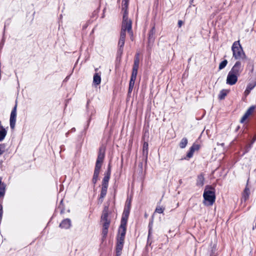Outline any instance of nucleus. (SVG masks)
<instances>
[{
    "label": "nucleus",
    "mask_w": 256,
    "mask_h": 256,
    "mask_svg": "<svg viewBox=\"0 0 256 256\" xmlns=\"http://www.w3.org/2000/svg\"><path fill=\"white\" fill-rule=\"evenodd\" d=\"M256 140V136H255L253 138L251 144H252L255 142Z\"/></svg>",
    "instance_id": "37998d69"
},
{
    "label": "nucleus",
    "mask_w": 256,
    "mask_h": 256,
    "mask_svg": "<svg viewBox=\"0 0 256 256\" xmlns=\"http://www.w3.org/2000/svg\"><path fill=\"white\" fill-rule=\"evenodd\" d=\"M204 174H200L198 176L196 183V186H202L204 184Z\"/></svg>",
    "instance_id": "dca6fc26"
},
{
    "label": "nucleus",
    "mask_w": 256,
    "mask_h": 256,
    "mask_svg": "<svg viewBox=\"0 0 256 256\" xmlns=\"http://www.w3.org/2000/svg\"><path fill=\"white\" fill-rule=\"evenodd\" d=\"M122 2L123 4V7H122V10L124 11L123 18H124V16H125V14H126L127 20H128V0H122Z\"/></svg>",
    "instance_id": "f8f14e48"
},
{
    "label": "nucleus",
    "mask_w": 256,
    "mask_h": 256,
    "mask_svg": "<svg viewBox=\"0 0 256 256\" xmlns=\"http://www.w3.org/2000/svg\"><path fill=\"white\" fill-rule=\"evenodd\" d=\"M203 197L204 200L203 204L208 206H212L216 200L215 189L211 186H206Z\"/></svg>",
    "instance_id": "f03ea898"
},
{
    "label": "nucleus",
    "mask_w": 256,
    "mask_h": 256,
    "mask_svg": "<svg viewBox=\"0 0 256 256\" xmlns=\"http://www.w3.org/2000/svg\"><path fill=\"white\" fill-rule=\"evenodd\" d=\"M252 144H250L248 146H247V148L245 150V153L248 152L249 151V150L250 149V148L252 147Z\"/></svg>",
    "instance_id": "a19ab883"
},
{
    "label": "nucleus",
    "mask_w": 256,
    "mask_h": 256,
    "mask_svg": "<svg viewBox=\"0 0 256 256\" xmlns=\"http://www.w3.org/2000/svg\"><path fill=\"white\" fill-rule=\"evenodd\" d=\"M243 70V66L240 61H237L230 71L232 73L240 76Z\"/></svg>",
    "instance_id": "0eeeda50"
},
{
    "label": "nucleus",
    "mask_w": 256,
    "mask_h": 256,
    "mask_svg": "<svg viewBox=\"0 0 256 256\" xmlns=\"http://www.w3.org/2000/svg\"><path fill=\"white\" fill-rule=\"evenodd\" d=\"M124 236H118L117 238V242L118 244H124Z\"/></svg>",
    "instance_id": "473e14b6"
},
{
    "label": "nucleus",
    "mask_w": 256,
    "mask_h": 256,
    "mask_svg": "<svg viewBox=\"0 0 256 256\" xmlns=\"http://www.w3.org/2000/svg\"><path fill=\"white\" fill-rule=\"evenodd\" d=\"M250 194V190L249 188L246 186L242 193V199L244 201H246L248 200Z\"/></svg>",
    "instance_id": "aec40b11"
},
{
    "label": "nucleus",
    "mask_w": 256,
    "mask_h": 256,
    "mask_svg": "<svg viewBox=\"0 0 256 256\" xmlns=\"http://www.w3.org/2000/svg\"><path fill=\"white\" fill-rule=\"evenodd\" d=\"M200 148V146L196 144H193L192 146L190 148L189 151L188 152L186 157L184 159L188 160L192 157L194 153L195 150H198Z\"/></svg>",
    "instance_id": "1a4fd4ad"
},
{
    "label": "nucleus",
    "mask_w": 256,
    "mask_h": 256,
    "mask_svg": "<svg viewBox=\"0 0 256 256\" xmlns=\"http://www.w3.org/2000/svg\"><path fill=\"white\" fill-rule=\"evenodd\" d=\"M7 134V131L4 126H0V142L2 141Z\"/></svg>",
    "instance_id": "412c9836"
},
{
    "label": "nucleus",
    "mask_w": 256,
    "mask_h": 256,
    "mask_svg": "<svg viewBox=\"0 0 256 256\" xmlns=\"http://www.w3.org/2000/svg\"><path fill=\"white\" fill-rule=\"evenodd\" d=\"M124 244H121L116 243V256H120L121 254V251L123 248Z\"/></svg>",
    "instance_id": "a878e982"
},
{
    "label": "nucleus",
    "mask_w": 256,
    "mask_h": 256,
    "mask_svg": "<svg viewBox=\"0 0 256 256\" xmlns=\"http://www.w3.org/2000/svg\"><path fill=\"white\" fill-rule=\"evenodd\" d=\"M127 223H123L120 222V225L118 228V234L120 236H124L126 233V227Z\"/></svg>",
    "instance_id": "ddd939ff"
},
{
    "label": "nucleus",
    "mask_w": 256,
    "mask_h": 256,
    "mask_svg": "<svg viewBox=\"0 0 256 256\" xmlns=\"http://www.w3.org/2000/svg\"><path fill=\"white\" fill-rule=\"evenodd\" d=\"M227 64H228L227 60H224L223 61H222L219 64V67H218L219 70H221L224 68L226 66Z\"/></svg>",
    "instance_id": "7c9ffc66"
},
{
    "label": "nucleus",
    "mask_w": 256,
    "mask_h": 256,
    "mask_svg": "<svg viewBox=\"0 0 256 256\" xmlns=\"http://www.w3.org/2000/svg\"><path fill=\"white\" fill-rule=\"evenodd\" d=\"M110 174H111V166H110V164H109L108 166V170H107L106 173L105 174V175L110 176Z\"/></svg>",
    "instance_id": "e433bc0d"
},
{
    "label": "nucleus",
    "mask_w": 256,
    "mask_h": 256,
    "mask_svg": "<svg viewBox=\"0 0 256 256\" xmlns=\"http://www.w3.org/2000/svg\"><path fill=\"white\" fill-rule=\"evenodd\" d=\"M6 186L3 184L0 187V198L4 197L5 194Z\"/></svg>",
    "instance_id": "2f4dec72"
},
{
    "label": "nucleus",
    "mask_w": 256,
    "mask_h": 256,
    "mask_svg": "<svg viewBox=\"0 0 256 256\" xmlns=\"http://www.w3.org/2000/svg\"><path fill=\"white\" fill-rule=\"evenodd\" d=\"M134 64H140V58H139V54H136L134 56Z\"/></svg>",
    "instance_id": "f704fd0d"
},
{
    "label": "nucleus",
    "mask_w": 256,
    "mask_h": 256,
    "mask_svg": "<svg viewBox=\"0 0 256 256\" xmlns=\"http://www.w3.org/2000/svg\"><path fill=\"white\" fill-rule=\"evenodd\" d=\"M138 67L139 64H134L131 76L136 78Z\"/></svg>",
    "instance_id": "5701e85b"
},
{
    "label": "nucleus",
    "mask_w": 256,
    "mask_h": 256,
    "mask_svg": "<svg viewBox=\"0 0 256 256\" xmlns=\"http://www.w3.org/2000/svg\"><path fill=\"white\" fill-rule=\"evenodd\" d=\"M3 184H2V178H0V187H1V186Z\"/></svg>",
    "instance_id": "c03bdc74"
},
{
    "label": "nucleus",
    "mask_w": 256,
    "mask_h": 256,
    "mask_svg": "<svg viewBox=\"0 0 256 256\" xmlns=\"http://www.w3.org/2000/svg\"><path fill=\"white\" fill-rule=\"evenodd\" d=\"M130 212V210H128V208H124L120 222H123L124 224L127 223Z\"/></svg>",
    "instance_id": "9b49d317"
},
{
    "label": "nucleus",
    "mask_w": 256,
    "mask_h": 256,
    "mask_svg": "<svg viewBox=\"0 0 256 256\" xmlns=\"http://www.w3.org/2000/svg\"><path fill=\"white\" fill-rule=\"evenodd\" d=\"M108 188L105 186H102V190L100 192V196L99 198V202L101 203L103 202V198L106 196Z\"/></svg>",
    "instance_id": "6ab92c4d"
},
{
    "label": "nucleus",
    "mask_w": 256,
    "mask_h": 256,
    "mask_svg": "<svg viewBox=\"0 0 256 256\" xmlns=\"http://www.w3.org/2000/svg\"><path fill=\"white\" fill-rule=\"evenodd\" d=\"M156 33V30L154 26H152V28H151L148 35V40L149 42H153L154 40V34Z\"/></svg>",
    "instance_id": "4be33fe9"
},
{
    "label": "nucleus",
    "mask_w": 256,
    "mask_h": 256,
    "mask_svg": "<svg viewBox=\"0 0 256 256\" xmlns=\"http://www.w3.org/2000/svg\"><path fill=\"white\" fill-rule=\"evenodd\" d=\"M17 102H16V104L12 108L10 120V126L12 129H14L15 128L16 118V108H17Z\"/></svg>",
    "instance_id": "423d86ee"
},
{
    "label": "nucleus",
    "mask_w": 256,
    "mask_h": 256,
    "mask_svg": "<svg viewBox=\"0 0 256 256\" xmlns=\"http://www.w3.org/2000/svg\"><path fill=\"white\" fill-rule=\"evenodd\" d=\"M75 130H76L75 128H72V130H70V131H71V132H74V131H75Z\"/></svg>",
    "instance_id": "a18cd8bd"
},
{
    "label": "nucleus",
    "mask_w": 256,
    "mask_h": 256,
    "mask_svg": "<svg viewBox=\"0 0 256 256\" xmlns=\"http://www.w3.org/2000/svg\"><path fill=\"white\" fill-rule=\"evenodd\" d=\"M252 144H250L248 146H247V148L245 150V153L248 152L249 151V150L250 149V148L252 147Z\"/></svg>",
    "instance_id": "ea45409f"
},
{
    "label": "nucleus",
    "mask_w": 256,
    "mask_h": 256,
    "mask_svg": "<svg viewBox=\"0 0 256 256\" xmlns=\"http://www.w3.org/2000/svg\"><path fill=\"white\" fill-rule=\"evenodd\" d=\"M256 84H250L248 85L246 88L244 92V94L246 96H247L249 94L250 92V90H252L254 88Z\"/></svg>",
    "instance_id": "393cba45"
},
{
    "label": "nucleus",
    "mask_w": 256,
    "mask_h": 256,
    "mask_svg": "<svg viewBox=\"0 0 256 256\" xmlns=\"http://www.w3.org/2000/svg\"><path fill=\"white\" fill-rule=\"evenodd\" d=\"M126 30L128 31V32L132 38L133 36V32L132 30V22L131 20H127L126 14L125 16H124V18H122V30L120 38L125 40L126 36Z\"/></svg>",
    "instance_id": "7ed1b4c3"
},
{
    "label": "nucleus",
    "mask_w": 256,
    "mask_h": 256,
    "mask_svg": "<svg viewBox=\"0 0 256 256\" xmlns=\"http://www.w3.org/2000/svg\"><path fill=\"white\" fill-rule=\"evenodd\" d=\"M164 208H161L160 206H157L155 210V212L158 214H162L164 211Z\"/></svg>",
    "instance_id": "72a5a7b5"
},
{
    "label": "nucleus",
    "mask_w": 256,
    "mask_h": 256,
    "mask_svg": "<svg viewBox=\"0 0 256 256\" xmlns=\"http://www.w3.org/2000/svg\"><path fill=\"white\" fill-rule=\"evenodd\" d=\"M101 82L100 74L99 73H95L94 76L93 83L94 85L98 86Z\"/></svg>",
    "instance_id": "f3484780"
},
{
    "label": "nucleus",
    "mask_w": 256,
    "mask_h": 256,
    "mask_svg": "<svg viewBox=\"0 0 256 256\" xmlns=\"http://www.w3.org/2000/svg\"><path fill=\"white\" fill-rule=\"evenodd\" d=\"M101 220L103 222L102 236V238H105L108 232V228L110 226V220L108 219V208L105 206L101 216Z\"/></svg>",
    "instance_id": "20e7f679"
},
{
    "label": "nucleus",
    "mask_w": 256,
    "mask_h": 256,
    "mask_svg": "<svg viewBox=\"0 0 256 256\" xmlns=\"http://www.w3.org/2000/svg\"><path fill=\"white\" fill-rule=\"evenodd\" d=\"M104 149L102 148H100L99 149L98 154L96 161L94 173L92 179V183L94 184H95L96 183L97 180H98L99 173L104 158Z\"/></svg>",
    "instance_id": "f257e3e1"
},
{
    "label": "nucleus",
    "mask_w": 256,
    "mask_h": 256,
    "mask_svg": "<svg viewBox=\"0 0 256 256\" xmlns=\"http://www.w3.org/2000/svg\"><path fill=\"white\" fill-rule=\"evenodd\" d=\"M183 22L182 20H178V25L179 27H180L182 24Z\"/></svg>",
    "instance_id": "79ce46f5"
},
{
    "label": "nucleus",
    "mask_w": 256,
    "mask_h": 256,
    "mask_svg": "<svg viewBox=\"0 0 256 256\" xmlns=\"http://www.w3.org/2000/svg\"><path fill=\"white\" fill-rule=\"evenodd\" d=\"M255 109V106H250L241 118L240 122L242 123L244 122L254 112Z\"/></svg>",
    "instance_id": "9d476101"
},
{
    "label": "nucleus",
    "mask_w": 256,
    "mask_h": 256,
    "mask_svg": "<svg viewBox=\"0 0 256 256\" xmlns=\"http://www.w3.org/2000/svg\"><path fill=\"white\" fill-rule=\"evenodd\" d=\"M188 142V139L186 138H184L182 139L179 146L181 148H184L186 147Z\"/></svg>",
    "instance_id": "cd10ccee"
},
{
    "label": "nucleus",
    "mask_w": 256,
    "mask_h": 256,
    "mask_svg": "<svg viewBox=\"0 0 256 256\" xmlns=\"http://www.w3.org/2000/svg\"><path fill=\"white\" fill-rule=\"evenodd\" d=\"M5 148L4 144H0V156L4 152Z\"/></svg>",
    "instance_id": "4c0bfd02"
},
{
    "label": "nucleus",
    "mask_w": 256,
    "mask_h": 256,
    "mask_svg": "<svg viewBox=\"0 0 256 256\" xmlns=\"http://www.w3.org/2000/svg\"><path fill=\"white\" fill-rule=\"evenodd\" d=\"M194 0H190V3H192L193 2Z\"/></svg>",
    "instance_id": "de8ad7c7"
},
{
    "label": "nucleus",
    "mask_w": 256,
    "mask_h": 256,
    "mask_svg": "<svg viewBox=\"0 0 256 256\" xmlns=\"http://www.w3.org/2000/svg\"><path fill=\"white\" fill-rule=\"evenodd\" d=\"M232 50L233 57H234L236 60H243L246 58V56L240 44L239 40L236 41L234 42Z\"/></svg>",
    "instance_id": "39448f33"
},
{
    "label": "nucleus",
    "mask_w": 256,
    "mask_h": 256,
    "mask_svg": "<svg viewBox=\"0 0 256 256\" xmlns=\"http://www.w3.org/2000/svg\"><path fill=\"white\" fill-rule=\"evenodd\" d=\"M71 226V221L69 218L64 220L60 224V227L62 228H68Z\"/></svg>",
    "instance_id": "4468645a"
},
{
    "label": "nucleus",
    "mask_w": 256,
    "mask_h": 256,
    "mask_svg": "<svg viewBox=\"0 0 256 256\" xmlns=\"http://www.w3.org/2000/svg\"><path fill=\"white\" fill-rule=\"evenodd\" d=\"M238 76L229 72L226 78V84L231 86L234 84L238 81Z\"/></svg>",
    "instance_id": "6e6552de"
},
{
    "label": "nucleus",
    "mask_w": 256,
    "mask_h": 256,
    "mask_svg": "<svg viewBox=\"0 0 256 256\" xmlns=\"http://www.w3.org/2000/svg\"><path fill=\"white\" fill-rule=\"evenodd\" d=\"M228 92V91L224 89V90H220V92L218 96V99L220 100L224 99V98H225L226 96L227 95Z\"/></svg>",
    "instance_id": "b1692460"
},
{
    "label": "nucleus",
    "mask_w": 256,
    "mask_h": 256,
    "mask_svg": "<svg viewBox=\"0 0 256 256\" xmlns=\"http://www.w3.org/2000/svg\"><path fill=\"white\" fill-rule=\"evenodd\" d=\"M153 222H154V218H152L150 220V221L149 224H148L149 236H152Z\"/></svg>",
    "instance_id": "c85d7f7f"
},
{
    "label": "nucleus",
    "mask_w": 256,
    "mask_h": 256,
    "mask_svg": "<svg viewBox=\"0 0 256 256\" xmlns=\"http://www.w3.org/2000/svg\"><path fill=\"white\" fill-rule=\"evenodd\" d=\"M148 143L146 142H144L143 145V154L144 155H146V157H147L148 154Z\"/></svg>",
    "instance_id": "c756f323"
},
{
    "label": "nucleus",
    "mask_w": 256,
    "mask_h": 256,
    "mask_svg": "<svg viewBox=\"0 0 256 256\" xmlns=\"http://www.w3.org/2000/svg\"><path fill=\"white\" fill-rule=\"evenodd\" d=\"M136 80V78L130 76V83H129L128 94H131V92L133 90L134 85Z\"/></svg>",
    "instance_id": "a211bd4d"
},
{
    "label": "nucleus",
    "mask_w": 256,
    "mask_h": 256,
    "mask_svg": "<svg viewBox=\"0 0 256 256\" xmlns=\"http://www.w3.org/2000/svg\"><path fill=\"white\" fill-rule=\"evenodd\" d=\"M130 206H131V200H130H130H128V199L126 201L124 208H128V210H130Z\"/></svg>",
    "instance_id": "c9c22d12"
},
{
    "label": "nucleus",
    "mask_w": 256,
    "mask_h": 256,
    "mask_svg": "<svg viewBox=\"0 0 256 256\" xmlns=\"http://www.w3.org/2000/svg\"><path fill=\"white\" fill-rule=\"evenodd\" d=\"M110 176L104 175V176L102 182V186H105L108 188V181L110 180Z\"/></svg>",
    "instance_id": "bb28decb"
},
{
    "label": "nucleus",
    "mask_w": 256,
    "mask_h": 256,
    "mask_svg": "<svg viewBox=\"0 0 256 256\" xmlns=\"http://www.w3.org/2000/svg\"><path fill=\"white\" fill-rule=\"evenodd\" d=\"M151 236H149V234H148V241H147V244L148 245H150L152 242L151 240Z\"/></svg>",
    "instance_id": "58836bf2"
},
{
    "label": "nucleus",
    "mask_w": 256,
    "mask_h": 256,
    "mask_svg": "<svg viewBox=\"0 0 256 256\" xmlns=\"http://www.w3.org/2000/svg\"><path fill=\"white\" fill-rule=\"evenodd\" d=\"M0 126H3L2 125V122H1V121H0Z\"/></svg>",
    "instance_id": "49530a36"
},
{
    "label": "nucleus",
    "mask_w": 256,
    "mask_h": 256,
    "mask_svg": "<svg viewBox=\"0 0 256 256\" xmlns=\"http://www.w3.org/2000/svg\"><path fill=\"white\" fill-rule=\"evenodd\" d=\"M125 40L120 38L118 42V54L121 56L123 52V48Z\"/></svg>",
    "instance_id": "2eb2a0df"
}]
</instances>
